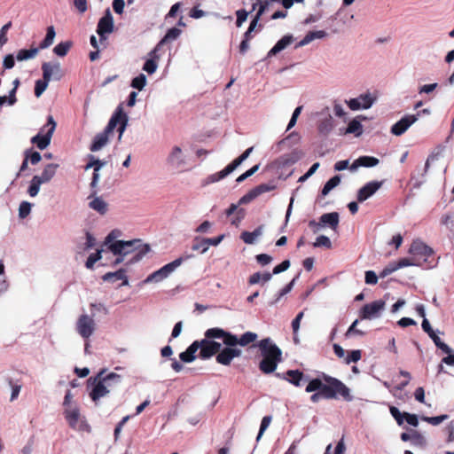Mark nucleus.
<instances>
[{
  "instance_id": "63",
  "label": "nucleus",
  "mask_w": 454,
  "mask_h": 454,
  "mask_svg": "<svg viewBox=\"0 0 454 454\" xmlns=\"http://www.w3.org/2000/svg\"><path fill=\"white\" fill-rule=\"evenodd\" d=\"M398 270L396 262H390L387 266H386L381 272L380 273V278H386L391 273L396 271Z\"/></svg>"
},
{
  "instance_id": "13",
  "label": "nucleus",
  "mask_w": 454,
  "mask_h": 454,
  "mask_svg": "<svg viewBox=\"0 0 454 454\" xmlns=\"http://www.w3.org/2000/svg\"><path fill=\"white\" fill-rule=\"evenodd\" d=\"M42 70L43 77L48 82L51 80L59 81L64 76L59 62H44L42 65Z\"/></svg>"
},
{
  "instance_id": "20",
  "label": "nucleus",
  "mask_w": 454,
  "mask_h": 454,
  "mask_svg": "<svg viewBox=\"0 0 454 454\" xmlns=\"http://www.w3.org/2000/svg\"><path fill=\"white\" fill-rule=\"evenodd\" d=\"M382 185V182L372 181L364 185L357 192V200L364 202L372 197Z\"/></svg>"
},
{
  "instance_id": "10",
  "label": "nucleus",
  "mask_w": 454,
  "mask_h": 454,
  "mask_svg": "<svg viewBox=\"0 0 454 454\" xmlns=\"http://www.w3.org/2000/svg\"><path fill=\"white\" fill-rule=\"evenodd\" d=\"M57 122L51 115L48 116V127L45 134L38 133L31 138V142L40 149L44 150L51 144V137L56 129Z\"/></svg>"
},
{
  "instance_id": "32",
  "label": "nucleus",
  "mask_w": 454,
  "mask_h": 454,
  "mask_svg": "<svg viewBox=\"0 0 454 454\" xmlns=\"http://www.w3.org/2000/svg\"><path fill=\"white\" fill-rule=\"evenodd\" d=\"M114 114L118 115V119H117V125H119L118 129H117V130L119 132L118 139L121 140V137L127 128L129 118H128V115L125 113H123L121 107H118L117 110L114 113Z\"/></svg>"
},
{
  "instance_id": "17",
  "label": "nucleus",
  "mask_w": 454,
  "mask_h": 454,
  "mask_svg": "<svg viewBox=\"0 0 454 454\" xmlns=\"http://www.w3.org/2000/svg\"><path fill=\"white\" fill-rule=\"evenodd\" d=\"M241 349L238 348H224L216 356V362L223 365H229L235 357L240 356Z\"/></svg>"
},
{
  "instance_id": "49",
  "label": "nucleus",
  "mask_w": 454,
  "mask_h": 454,
  "mask_svg": "<svg viewBox=\"0 0 454 454\" xmlns=\"http://www.w3.org/2000/svg\"><path fill=\"white\" fill-rule=\"evenodd\" d=\"M192 249L193 251H200L201 254H205L208 250L206 239H200L199 238H195Z\"/></svg>"
},
{
  "instance_id": "8",
  "label": "nucleus",
  "mask_w": 454,
  "mask_h": 454,
  "mask_svg": "<svg viewBox=\"0 0 454 454\" xmlns=\"http://www.w3.org/2000/svg\"><path fill=\"white\" fill-rule=\"evenodd\" d=\"M97 328L93 316L82 314L77 318L75 330L77 333L84 340L90 339L95 333Z\"/></svg>"
},
{
  "instance_id": "16",
  "label": "nucleus",
  "mask_w": 454,
  "mask_h": 454,
  "mask_svg": "<svg viewBox=\"0 0 454 454\" xmlns=\"http://www.w3.org/2000/svg\"><path fill=\"white\" fill-rule=\"evenodd\" d=\"M114 31V18L109 10H106V14L98 20L97 27V33L101 40L106 39V35L111 34Z\"/></svg>"
},
{
  "instance_id": "53",
  "label": "nucleus",
  "mask_w": 454,
  "mask_h": 454,
  "mask_svg": "<svg viewBox=\"0 0 454 454\" xmlns=\"http://www.w3.org/2000/svg\"><path fill=\"white\" fill-rule=\"evenodd\" d=\"M145 85L146 76L144 74H138L137 77L133 78L131 82V86L138 90H142Z\"/></svg>"
},
{
  "instance_id": "25",
  "label": "nucleus",
  "mask_w": 454,
  "mask_h": 454,
  "mask_svg": "<svg viewBox=\"0 0 454 454\" xmlns=\"http://www.w3.org/2000/svg\"><path fill=\"white\" fill-rule=\"evenodd\" d=\"M379 164V160L372 156H361L356 159L349 168L352 172L356 171L359 167L371 168Z\"/></svg>"
},
{
  "instance_id": "18",
  "label": "nucleus",
  "mask_w": 454,
  "mask_h": 454,
  "mask_svg": "<svg viewBox=\"0 0 454 454\" xmlns=\"http://www.w3.org/2000/svg\"><path fill=\"white\" fill-rule=\"evenodd\" d=\"M200 356L203 359L210 358L212 356H214L216 353H219L221 351L222 344L215 341V340H202L200 343Z\"/></svg>"
},
{
  "instance_id": "11",
  "label": "nucleus",
  "mask_w": 454,
  "mask_h": 454,
  "mask_svg": "<svg viewBox=\"0 0 454 454\" xmlns=\"http://www.w3.org/2000/svg\"><path fill=\"white\" fill-rule=\"evenodd\" d=\"M352 111L366 110L372 107L375 102V98L370 93L359 95L357 98H350L345 101Z\"/></svg>"
},
{
  "instance_id": "24",
  "label": "nucleus",
  "mask_w": 454,
  "mask_h": 454,
  "mask_svg": "<svg viewBox=\"0 0 454 454\" xmlns=\"http://www.w3.org/2000/svg\"><path fill=\"white\" fill-rule=\"evenodd\" d=\"M182 31L177 27H172L168 30L165 36L158 43V44L155 46V48L150 52V55L153 58H158V51L160 49V47L170 41H174L179 37Z\"/></svg>"
},
{
  "instance_id": "46",
  "label": "nucleus",
  "mask_w": 454,
  "mask_h": 454,
  "mask_svg": "<svg viewBox=\"0 0 454 454\" xmlns=\"http://www.w3.org/2000/svg\"><path fill=\"white\" fill-rule=\"evenodd\" d=\"M106 252L105 248L97 250L95 254H91L85 263L86 268L92 269L94 264L102 258V253Z\"/></svg>"
},
{
  "instance_id": "62",
  "label": "nucleus",
  "mask_w": 454,
  "mask_h": 454,
  "mask_svg": "<svg viewBox=\"0 0 454 454\" xmlns=\"http://www.w3.org/2000/svg\"><path fill=\"white\" fill-rule=\"evenodd\" d=\"M333 113H334L335 116H337L339 118L346 117L347 112L345 111L342 105L340 102H338L337 100H335L333 102Z\"/></svg>"
},
{
  "instance_id": "36",
  "label": "nucleus",
  "mask_w": 454,
  "mask_h": 454,
  "mask_svg": "<svg viewBox=\"0 0 454 454\" xmlns=\"http://www.w3.org/2000/svg\"><path fill=\"white\" fill-rule=\"evenodd\" d=\"M363 133V125L357 119L349 121L347 129L341 134H354L356 137L361 136Z\"/></svg>"
},
{
  "instance_id": "28",
  "label": "nucleus",
  "mask_w": 454,
  "mask_h": 454,
  "mask_svg": "<svg viewBox=\"0 0 454 454\" xmlns=\"http://www.w3.org/2000/svg\"><path fill=\"white\" fill-rule=\"evenodd\" d=\"M340 222L339 214L337 212L323 214L320 216V223L322 227L328 225L333 231H336Z\"/></svg>"
},
{
  "instance_id": "52",
  "label": "nucleus",
  "mask_w": 454,
  "mask_h": 454,
  "mask_svg": "<svg viewBox=\"0 0 454 454\" xmlns=\"http://www.w3.org/2000/svg\"><path fill=\"white\" fill-rule=\"evenodd\" d=\"M296 278H294L289 284H287L283 289H281L274 301L270 302V305H274L279 301V300L286 294H287L294 287Z\"/></svg>"
},
{
  "instance_id": "43",
  "label": "nucleus",
  "mask_w": 454,
  "mask_h": 454,
  "mask_svg": "<svg viewBox=\"0 0 454 454\" xmlns=\"http://www.w3.org/2000/svg\"><path fill=\"white\" fill-rule=\"evenodd\" d=\"M396 265L398 270L408 267V266H420L421 262L417 258H413V256L409 258H402L398 262H396Z\"/></svg>"
},
{
  "instance_id": "64",
  "label": "nucleus",
  "mask_w": 454,
  "mask_h": 454,
  "mask_svg": "<svg viewBox=\"0 0 454 454\" xmlns=\"http://www.w3.org/2000/svg\"><path fill=\"white\" fill-rule=\"evenodd\" d=\"M448 434L446 442L448 443L454 442V421H451L445 428Z\"/></svg>"
},
{
  "instance_id": "59",
  "label": "nucleus",
  "mask_w": 454,
  "mask_h": 454,
  "mask_svg": "<svg viewBox=\"0 0 454 454\" xmlns=\"http://www.w3.org/2000/svg\"><path fill=\"white\" fill-rule=\"evenodd\" d=\"M257 197H258L257 192H256L255 188H254L239 199V204H247Z\"/></svg>"
},
{
  "instance_id": "9",
  "label": "nucleus",
  "mask_w": 454,
  "mask_h": 454,
  "mask_svg": "<svg viewBox=\"0 0 454 454\" xmlns=\"http://www.w3.org/2000/svg\"><path fill=\"white\" fill-rule=\"evenodd\" d=\"M386 308L384 300H376L367 303L360 309V318L362 320H373L381 317Z\"/></svg>"
},
{
  "instance_id": "21",
  "label": "nucleus",
  "mask_w": 454,
  "mask_h": 454,
  "mask_svg": "<svg viewBox=\"0 0 454 454\" xmlns=\"http://www.w3.org/2000/svg\"><path fill=\"white\" fill-rule=\"evenodd\" d=\"M88 206L90 209L96 211L101 215H106L109 210L108 203L100 196H90Z\"/></svg>"
},
{
  "instance_id": "27",
  "label": "nucleus",
  "mask_w": 454,
  "mask_h": 454,
  "mask_svg": "<svg viewBox=\"0 0 454 454\" xmlns=\"http://www.w3.org/2000/svg\"><path fill=\"white\" fill-rule=\"evenodd\" d=\"M294 41V36L292 35H284L278 43L271 48V50L268 52L267 57L270 58L278 52L285 50L288 45H290Z\"/></svg>"
},
{
  "instance_id": "42",
  "label": "nucleus",
  "mask_w": 454,
  "mask_h": 454,
  "mask_svg": "<svg viewBox=\"0 0 454 454\" xmlns=\"http://www.w3.org/2000/svg\"><path fill=\"white\" fill-rule=\"evenodd\" d=\"M149 56L150 59L145 62L143 66V70L152 74H154L158 68L157 60L160 59V56L158 55V58H153L150 54Z\"/></svg>"
},
{
  "instance_id": "26",
  "label": "nucleus",
  "mask_w": 454,
  "mask_h": 454,
  "mask_svg": "<svg viewBox=\"0 0 454 454\" xmlns=\"http://www.w3.org/2000/svg\"><path fill=\"white\" fill-rule=\"evenodd\" d=\"M102 279L105 282H111L114 283L117 280H122V283L121 286H128L129 285V279L126 275V270L124 269H120L117 271L114 272H107L103 277Z\"/></svg>"
},
{
  "instance_id": "14",
  "label": "nucleus",
  "mask_w": 454,
  "mask_h": 454,
  "mask_svg": "<svg viewBox=\"0 0 454 454\" xmlns=\"http://www.w3.org/2000/svg\"><path fill=\"white\" fill-rule=\"evenodd\" d=\"M419 118V114H406L391 127V133L395 136L403 135Z\"/></svg>"
},
{
  "instance_id": "44",
  "label": "nucleus",
  "mask_w": 454,
  "mask_h": 454,
  "mask_svg": "<svg viewBox=\"0 0 454 454\" xmlns=\"http://www.w3.org/2000/svg\"><path fill=\"white\" fill-rule=\"evenodd\" d=\"M223 342L226 345V348H236V346L239 345V338L225 331L223 336Z\"/></svg>"
},
{
  "instance_id": "61",
  "label": "nucleus",
  "mask_w": 454,
  "mask_h": 454,
  "mask_svg": "<svg viewBox=\"0 0 454 454\" xmlns=\"http://www.w3.org/2000/svg\"><path fill=\"white\" fill-rule=\"evenodd\" d=\"M437 87H438L437 82L424 84V85L419 87L418 93L419 95L431 94Z\"/></svg>"
},
{
  "instance_id": "50",
  "label": "nucleus",
  "mask_w": 454,
  "mask_h": 454,
  "mask_svg": "<svg viewBox=\"0 0 454 454\" xmlns=\"http://www.w3.org/2000/svg\"><path fill=\"white\" fill-rule=\"evenodd\" d=\"M50 82L45 80L43 77L42 80H37L35 84V95L36 98H40L42 94L46 90Z\"/></svg>"
},
{
  "instance_id": "54",
  "label": "nucleus",
  "mask_w": 454,
  "mask_h": 454,
  "mask_svg": "<svg viewBox=\"0 0 454 454\" xmlns=\"http://www.w3.org/2000/svg\"><path fill=\"white\" fill-rule=\"evenodd\" d=\"M411 444L414 446L424 447L427 444L426 437L418 431L412 430Z\"/></svg>"
},
{
  "instance_id": "51",
  "label": "nucleus",
  "mask_w": 454,
  "mask_h": 454,
  "mask_svg": "<svg viewBox=\"0 0 454 454\" xmlns=\"http://www.w3.org/2000/svg\"><path fill=\"white\" fill-rule=\"evenodd\" d=\"M89 159H90V161L85 166L86 170L93 168L94 170L99 171L106 165V162H104L98 159H96L93 155H89Z\"/></svg>"
},
{
  "instance_id": "60",
  "label": "nucleus",
  "mask_w": 454,
  "mask_h": 454,
  "mask_svg": "<svg viewBox=\"0 0 454 454\" xmlns=\"http://www.w3.org/2000/svg\"><path fill=\"white\" fill-rule=\"evenodd\" d=\"M442 223L454 234V213L442 216Z\"/></svg>"
},
{
  "instance_id": "1",
  "label": "nucleus",
  "mask_w": 454,
  "mask_h": 454,
  "mask_svg": "<svg viewBox=\"0 0 454 454\" xmlns=\"http://www.w3.org/2000/svg\"><path fill=\"white\" fill-rule=\"evenodd\" d=\"M89 382L92 384V388L89 395L91 400L97 403L98 401L106 396L110 392L120 386L121 376L115 372H110L105 375V370H102L93 380L90 378Z\"/></svg>"
},
{
  "instance_id": "33",
  "label": "nucleus",
  "mask_w": 454,
  "mask_h": 454,
  "mask_svg": "<svg viewBox=\"0 0 454 454\" xmlns=\"http://www.w3.org/2000/svg\"><path fill=\"white\" fill-rule=\"evenodd\" d=\"M200 348V345L198 341H194L192 345L188 347V348L180 353L179 357L184 363H191L195 359V353Z\"/></svg>"
},
{
  "instance_id": "19",
  "label": "nucleus",
  "mask_w": 454,
  "mask_h": 454,
  "mask_svg": "<svg viewBox=\"0 0 454 454\" xmlns=\"http://www.w3.org/2000/svg\"><path fill=\"white\" fill-rule=\"evenodd\" d=\"M64 416L70 427L79 429L80 426V408L78 405H73L64 409Z\"/></svg>"
},
{
  "instance_id": "34",
  "label": "nucleus",
  "mask_w": 454,
  "mask_h": 454,
  "mask_svg": "<svg viewBox=\"0 0 454 454\" xmlns=\"http://www.w3.org/2000/svg\"><path fill=\"white\" fill-rule=\"evenodd\" d=\"M303 156V153L300 150H294L289 153L281 156L280 160L284 166H291L297 162Z\"/></svg>"
},
{
  "instance_id": "7",
  "label": "nucleus",
  "mask_w": 454,
  "mask_h": 454,
  "mask_svg": "<svg viewBox=\"0 0 454 454\" xmlns=\"http://www.w3.org/2000/svg\"><path fill=\"white\" fill-rule=\"evenodd\" d=\"M117 114H113L104 131L97 134L90 146L91 152H98L106 146L109 141V135L117 127Z\"/></svg>"
},
{
  "instance_id": "12",
  "label": "nucleus",
  "mask_w": 454,
  "mask_h": 454,
  "mask_svg": "<svg viewBox=\"0 0 454 454\" xmlns=\"http://www.w3.org/2000/svg\"><path fill=\"white\" fill-rule=\"evenodd\" d=\"M166 160L171 168L180 169L186 165L187 156L180 146L174 145L170 149Z\"/></svg>"
},
{
  "instance_id": "15",
  "label": "nucleus",
  "mask_w": 454,
  "mask_h": 454,
  "mask_svg": "<svg viewBox=\"0 0 454 454\" xmlns=\"http://www.w3.org/2000/svg\"><path fill=\"white\" fill-rule=\"evenodd\" d=\"M409 253L413 258H417L422 262V261L426 262L427 257L432 255L433 250L422 241L415 240L412 242Z\"/></svg>"
},
{
  "instance_id": "48",
  "label": "nucleus",
  "mask_w": 454,
  "mask_h": 454,
  "mask_svg": "<svg viewBox=\"0 0 454 454\" xmlns=\"http://www.w3.org/2000/svg\"><path fill=\"white\" fill-rule=\"evenodd\" d=\"M33 204L28 201H22L19 206V217L25 219L31 213Z\"/></svg>"
},
{
  "instance_id": "35",
  "label": "nucleus",
  "mask_w": 454,
  "mask_h": 454,
  "mask_svg": "<svg viewBox=\"0 0 454 454\" xmlns=\"http://www.w3.org/2000/svg\"><path fill=\"white\" fill-rule=\"evenodd\" d=\"M227 176H229V174L223 168V170H221L219 172H216V173H214V174H211L208 176H207L206 178L202 179L201 180V185L203 187H206V186H207V185H209L211 184H215V183H217V182L223 180Z\"/></svg>"
},
{
  "instance_id": "41",
  "label": "nucleus",
  "mask_w": 454,
  "mask_h": 454,
  "mask_svg": "<svg viewBox=\"0 0 454 454\" xmlns=\"http://www.w3.org/2000/svg\"><path fill=\"white\" fill-rule=\"evenodd\" d=\"M72 46L70 41L61 42L53 48V52L59 57H64L67 54Z\"/></svg>"
},
{
  "instance_id": "3",
  "label": "nucleus",
  "mask_w": 454,
  "mask_h": 454,
  "mask_svg": "<svg viewBox=\"0 0 454 454\" xmlns=\"http://www.w3.org/2000/svg\"><path fill=\"white\" fill-rule=\"evenodd\" d=\"M150 251L147 244H142L139 239L129 241L118 240L110 246V252L114 255H128L132 254L133 256L129 263H135L142 260V258Z\"/></svg>"
},
{
  "instance_id": "29",
  "label": "nucleus",
  "mask_w": 454,
  "mask_h": 454,
  "mask_svg": "<svg viewBox=\"0 0 454 454\" xmlns=\"http://www.w3.org/2000/svg\"><path fill=\"white\" fill-rule=\"evenodd\" d=\"M263 233V225H260L253 231H243L240 239L247 245L254 244L258 238Z\"/></svg>"
},
{
  "instance_id": "55",
  "label": "nucleus",
  "mask_w": 454,
  "mask_h": 454,
  "mask_svg": "<svg viewBox=\"0 0 454 454\" xmlns=\"http://www.w3.org/2000/svg\"><path fill=\"white\" fill-rule=\"evenodd\" d=\"M224 332L225 331L221 328H210L206 331L205 336L207 339H223Z\"/></svg>"
},
{
  "instance_id": "56",
  "label": "nucleus",
  "mask_w": 454,
  "mask_h": 454,
  "mask_svg": "<svg viewBox=\"0 0 454 454\" xmlns=\"http://www.w3.org/2000/svg\"><path fill=\"white\" fill-rule=\"evenodd\" d=\"M315 247H324L325 248L332 247V242L330 239L325 235H320L316 239V241L313 243Z\"/></svg>"
},
{
  "instance_id": "37",
  "label": "nucleus",
  "mask_w": 454,
  "mask_h": 454,
  "mask_svg": "<svg viewBox=\"0 0 454 454\" xmlns=\"http://www.w3.org/2000/svg\"><path fill=\"white\" fill-rule=\"evenodd\" d=\"M272 278V274L270 272H255L249 277L248 283L250 285H256L259 283L269 282Z\"/></svg>"
},
{
  "instance_id": "6",
  "label": "nucleus",
  "mask_w": 454,
  "mask_h": 454,
  "mask_svg": "<svg viewBox=\"0 0 454 454\" xmlns=\"http://www.w3.org/2000/svg\"><path fill=\"white\" fill-rule=\"evenodd\" d=\"M193 255L190 254H185L173 262L164 265L158 270L153 272L143 281L144 284L149 283H159L165 278H167L171 273H173L184 262L192 258Z\"/></svg>"
},
{
  "instance_id": "47",
  "label": "nucleus",
  "mask_w": 454,
  "mask_h": 454,
  "mask_svg": "<svg viewBox=\"0 0 454 454\" xmlns=\"http://www.w3.org/2000/svg\"><path fill=\"white\" fill-rule=\"evenodd\" d=\"M448 419H449V415H447V414H442V415L435 416V417L423 416L421 418V419L423 421H426V422L429 423L432 426H438L441 423H442L443 421L447 420Z\"/></svg>"
},
{
  "instance_id": "58",
  "label": "nucleus",
  "mask_w": 454,
  "mask_h": 454,
  "mask_svg": "<svg viewBox=\"0 0 454 454\" xmlns=\"http://www.w3.org/2000/svg\"><path fill=\"white\" fill-rule=\"evenodd\" d=\"M9 386L12 387V394L10 400L12 402L16 400L20 395V392L21 390V385L20 384H13L12 380L11 378L7 379Z\"/></svg>"
},
{
  "instance_id": "30",
  "label": "nucleus",
  "mask_w": 454,
  "mask_h": 454,
  "mask_svg": "<svg viewBox=\"0 0 454 454\" xmlns=\"http://www.w3.org/2000/svg\"><path fill=\"white\" fill-rule=\"evenodd\" d=\"M327 35L324 30L309 32L296 45L295 48L303 47L316 39H323Z\"/></svg>"
},
{
  "instance_id": "2",
  "label": "nucleus",
  "mask_w": 454,
  "mask_h": 454,
  "mask_svg": "<svg viewBox=\"0 0 454 454\" xmlns=\"http://www.w3.org/2000/svg\"><path fill=\"white\" fill-rule=\"evenodd\" d=\"M256 347L259 348L262 359L259 363V369L265 374L276 371L278 364L282 362V350L270 338L261 340Z\"/></svg>"
},
{
  "instance_id": "5",
  "label": "nucleus",
  "mask_w": 454,
  "mask_h": 454,
  "mask_svg": "<svg viewBox=\"0 0 454 454\" xmlns=\"http://www.w3.org/2000/svg\"><path fill=\"white\" fill-rule=\"evenodd\" d=\"M59 165L56 163L47 164L40 175L34 176L27 188V194L31 197H36L40 192V187L43 184L49 183L56 175Z\"/></svg>"
},
{
  "instance_id": "45",
  "label": "nucleus",
  "mask_w": 454,
  "mask_h": 454,
  "mask_svg": "<svg viewBox=\"0 0 454 454\" xmlns=\"http://www.w3.org/2000/svg\"><path fill=\"white\" fill-rule=\"evenodd\" d=\"M257 334L253 332H247L243 333L239 339V345L245 347L252 342H254L257 339Z\"/></svg>"
},
{
  "instance_id": "31",
  "label": "nucleus",
  "mask_w": 454,
  "mask_h": 454,
  "mask_svg": "<svg viewBox=\"0 0 454 454\" xmlns=\"http://www.w3.org/2000/svg\"><path fill=\"white\" fill-rule=\"evenodd\" d=\"M334 128V120L331 114L325 115L322 118L317 125V129L320 134L328 135Z\"/></svg>"
},
{
  "instance_id": "23",
  "label": "nucleus",
  "mask_w": 454,
  "mask_h": 454,
  "mask_svg": "<svg viewBox=\"0 0 454 454\" xmlns=\"http://www.w3.org/2000/svg\"><path fill=\"white\" fill-rule=\"evenodd\" d=\"M338 396L342 397V390L337 391L334 388L324 387L322 391L316 392L310 396L312 403H317L321 399H336Z\"/></svg>"
},
{
  "instance_id": "22",
  "label": "nucleus",
  "mask_w": 454,
  "mask_h": 454,
  "mask_svg": "<svg viewBox=\"0 0 454 454\" xmlns=\"http://www.w3.org/2000/svg\"><path fill=\"white\" fill-rule=\"evenodd\" d=\"M276 376L287 380L295 387L301 386L304 380L303 373L299 370H288L286 373H276Z\"/></svg>"
},
{
  "instance_id": "38",
  "label": "nucleus",
  "mask_w": 454,
  "mask_h": 454,
  "mask_svg": "<svg viewBox=\"0 0 454 454\" xmlns=\"http://www.w3.org/2000/svg\"><path fill=\"white\" fill-rule=\"evenodd\" d=\"M39 52V48H31L29 50L22 49L17 52L16 59L18 61H24L34 59Z\"/></svg>"
},
{
  "instance_id": "57",
  "label": "nucleus",
  "mask_w": 454,
  "mask_h": 454,
  "mask_svg": "<svg viewBox=\"0 0 454 454\" xmlns=\"http://www.w3.org/2000/svg\"><path fill=\"white\" fill-rule=\"evenodd\" d=\"M118 231H112L105 239L102 248H105L106 251L110 252V246L115 243V239L117 238Z\"/></svg>"
},
{
  "instance_id": "4",
  "label": "nucleus",
  "mask_w": 454,
  "mask_h": 454,
  "mask_svg": "<svg viewBox=\"0 0 454 454\" xmlns=\"http://www.w3.org/2000/svg\"><path fill=\"white\" fill-rule=\"evenodd\" d=\"M324 387L334 388L337 391L342 390V398L345 401L351 402L353 396L350 394V389L340 380L336 378L323 374L322 378L313 379L309 382L306 387V392H319Z\"/></svg>"
},
{
  "instance_id": "40",
  "label": "nucleus",
  "mask_w": 454,
  "mask_h": 454,
  "mask_svg": "<svg viewBox=\"0 0 454 454\" xmlns=\"http://www.w3.org/2000/svg\"><path fill=\"white\" fill-rule=\"evenodd\" d=\"M340 183V176H334L333 177L330 178L325 184L324 185L322 189V195L326 196L333 188L338 186Z\"/></svg>"
},
{
  "instance_id": "39",
  "label": "nucleus",
  "mask_w": 454,
  "mask_h": 454,
  "mask_svg": "<svg viewBox=\"0 0 454 454\" xmlns=\"http://www.w3.org/2000/svg\"><path fill=\"white\" fill-rule=\"evenodd\" d=\"M55 36L54 27L52 26L48 27L45 38L39 44V51L49 48L53 43Z\"/></svg>"
}]
</instances>
